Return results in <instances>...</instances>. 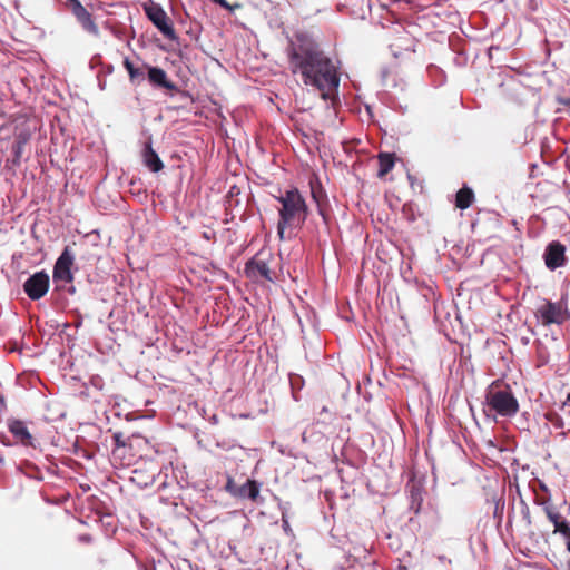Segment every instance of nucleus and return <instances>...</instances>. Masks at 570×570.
Returning <instances> with one entry per match:
<instances>
[{"label":"nucleus","instance_id":"1","mask_svg":"<svg viewBox=\"0 0 570 570\" xmlns=\"http://www.w3.org/2000/svg\"><path fill=\"white\" fill-rule=\"evenodd\" d=\"M289 62L294 73H299L305 85L317 89L324 100H333L340 86L337 68L306 33H298L291 41Z\"/></svg>","mask_w":570,"mask_h":570},{"label":"nucleus","instance_id":"2","mask_svg":"<svg viewBox=\"0 0 570 570\" xmlns=\"http://www.w3.org/2000/svg\"><path fill=\"white\" fill-rule=\"evenodd\" d=\"M277 200L282 205L278 209L279 220L277 232L279 237L284 238L286 228H297L305 223L307 218V205L296 188L286 190Z\"/></svg>","mask_w":570,"mask_h":570},{"label":"nucleus","instance_id":"3","mask_svg":"<svg viewBox=\"0 0 570 570\" xmlns=\"http://www.w3.org/2000/svg\"><path fill=\"white\" fill-rule=\"evenodd\" d=\"M485 404L503 417H512L519 411V402L509 389L489 391L485 395Z\"/></svg>","mask_w":570,"mask_h":570},{"label":"nucleus","instance_id":"4","mask_svg":"<svg viewBox=\"0 0 570 570\" xmlns=\"http://www.w3.org/2000/svg\"><path fill=\"white\" fill-rule=\"evenodd\" d=\"M534 315L546 327L552 324L561 325L570 317L567 302H563V299L560 302L543 299L542 304L537 307Z\"/></svg>","mask_w":570,"mask_h":570},{"label":"nucleus","instance_id":"5","mask_svg":"<svg viewBox=\"0 0 570 570\" xmlns=\"http://www.w3.org/2000/svg\"><path fill=\"white\" fill-rule=\"evenodd\" d=\"M75 263V255L69 246H66L59 257L57 258L53 271L52 282L55 285L53 291H60L63 285L70 284L73 281L72 266Z\"/></svg>","mask_w":570,"mask_h":570},{"label":"nucleus","instance_id":"6","mask_svg":"<svg viewBox=\"0 0 570 570\" xmlns=\"http://www.w3.org/2000/svg\"><path fill=\"white\" fill-rule=\"evenodd\" d=\"M144 12L148 20L158 29V31L169 40L177 41L178 36L170 22L166 11L159 3L149 1L142 4Z\"/></svg>","mask_w":570,"mask_h":570},{"label":"nucleus","instance_id":"7","mask_svg":"<svg viewBox=\"0 0 570 570\" xmlns=\"http://www.w3.org/2000/svg\"><path fill=\"white\" fill-rule=\"evenodd\" d=\"M50 277L46 271H38L30 275L23 283V291L26 295L32 299L38 301L42 298L49 291Z\"/></svg>","mask_w":570,"mask_h":570},{"label":"nucleus","instance_id":"8","mask_svg":"<svg viewBox=\"0 0 570 570\" xmlns=\"http://www.w3.org/2000/svg\"><path fill=\"white\" fill-rule=\"evenodd\" d=\"M543 258L547 268L556 271L566 264V246L559 240L549 243L544 249Z\"/></svg>","mask_w":570,"mask_h":570},{"label":"nucleus","instance_id":"9","mask_svg":"<svg viewBox=\"0 0 570 570\" xmlns=\"http://www.w3.org/2000/svg\"><path fill=\"white\" fill-rule=\"evenodd\" d=\"M80 27L95 37L99 36V28L94 20L92 14L82 6V3L75 6L70 11Z\"/></svg>","mask_w":570,"mask_h":570},{"label":"nucleus","instance_id":"10","mask_svg":"<svg viewBox=\"0 0 570 570\" xmlns=\"http://www.w3.org/2000/svg\"><path fill=\"white\" fill-rule=\"evenodd\" d=\"M141 159L144 165L151 173H159L164 168L163 160L153 148L151 136H149L148 139L144 142V147L141 150Z\"/></svg>","mask_w":570,"mask_h":570},{"label":"nucleus","instance_id":"11","mask_svg":"<svg viewBox=\"0 0 570 570\" xmlns=\"http://www.w3.org/2000/svg\"><path fill=\"white\" fill-rule=\"evenodd\" d=\"M8 429L21 445L35 448V439L23 421L11 419L8 421Z\"/></svg>","mask_w":570,"mask_h":570},{"label":"nucleus","instance_id":"12","mask_svg":"<svg viewBox=\"0 0 570 570\" xmlns=\"http://www.w3.org/2000/svg\"><path fill=\"white\" fill-rule=\"evenodd\" d=\"M30 138L31 131L29 128L23 127L14 132V142L12 145L13 157L11 159L13 166H20L24 147L29 142Z\"/></svg>","mask_w":570,"mask_h":570},{"label":"nucleus","instance_id":"13","mask_svg":"<svg viewBox=\"0 0 570 570\" xmlns=\"http://www.w3.org/2000/svg\"><path fill=\"white\" fill-rule=\"evenodd\" d=\"M148 81L157 88H164L168 90H178L175 82L168 80L166 71L157 66H148L147 73Z\"/></svg>","mask_w":570,"mask_h":570},{"label":"nucleus","instance_id":"14","mask_svg":"<svg viewBox=\"0 0 570 570\" xmlns=\"http://www.w3.org/2000/svg\"><path fill=\"white\" fill-rule=\"evenodd\" d=\"M257 276L266 281H272L271 269L267 263L254 256L252 257V278Z\"/></svg>","mask_w":570,"mask_h":570},{"label":"nucleus","instance_id":"15","mask_svg":"<svg viewBox=\"0 0 570 570\" xmlns=\"http://www.w3.org/2000/svg\"><path fill=\"white\" fill-rule=\"evenodd\" d=\"M474 200V193L471 188L463 186L458 193H456V200L455 205L460 209H466L469 208Z\"/></svg>","mask_w":570,"mask_h":570},{"label":"nucleus","instance_id":"16","mask_svg":"<svg viewBox=\"0 0 570 570\" xmlns=\"http://www.w3.org/2000/svg\"><path fill=\"white\" fill-rule=\"evenodd\" d=\"M380 169L377 175L383 177L394 167V156L392 154H380L379 155Z\"/></svg>","mask_w":570,"mask_h":570},{"label":"nucleus","instance_id":"17","mask_svg":"<svg viewBox=\"0 0 570 570\" xmlns=\"http://www.w3.org/2000/svg\"><path fill=\"white\" fill-rule=\"evenodd\" d=\"M226 488L234 495H237L240 498H249V478H247L240 487H236L233 483V481L229 479Z\"/></svg>","mask_w":570,"mask_h":570},{"label":"nucleus","instance_id":"18","mask_svg":"<svg viewBox=\"0 0 570 570\" xmlns=\"http://www.w3.org/2000/svg\"><path fill=\"white\" fill-rule=\"evenodd\" d=\"M423 501L422 492L420 488L412 487L410 491V509L415 513L420 511L421 503Z\"/></svg>","mask_w":570,"mask_h":570},{"label":"nucleus","instance_id":"19","mask_svg":"<svg viewBox=\"0 0 570 570\" xmlns=\"http://www.w3.org/2000/svg\"><path fill=\"white\" fill-rule=\"evenodd\" d=\"M124 67L128 71V75H129V78L131 81H136L138 79H140V80L144 79L142 71L139 68L135 67V65L128 57H126L124 59Z\"/></svg>","mask_w":570,"mask_h":570},{"label":"nucleus","instance_id":"20","mask_svg":"<svg viewBox=\"0 0 570 570\" xmlns=\"http://www.w3.org/2000/svg\"><path fill=\"white\" fill-rule=\"evenodd\" d=\"M542 505L547 518L554 527L562 519L560 513L556 511L550 502H543Z\"/></svg>","mask_w":570,"mask_h":570},{"label":"nucleus","instance_id":"21","mask_svg":"<svg viewBox=\"0 0 570 570\" xmlns=\"http://www.w3.org/2000/svg\"><path fill=\"white\" fill-rule=\"evenodd\" d=\"M554 532H558L562 534L566 540L570 538V523L561 519L556 525H554Z\"/></svg>","mask_w":570,"mask_h":570},{"label":"nucleus","instance_id":"22","mask_svg":"<svg viewBox=\"0 0 570 570\" xmlns=\"http://www.w3.org/2000/svg\"><path fill=\"white\" fill-rule=\"evenodd\" d=\"M112 440L115 443V448H117V449L125 448L127 445V442L124 438V433L120 431H117L112 434Z\"/></svg>","mask_w":570,"mask_h":570},{"label":"nucleus","instance_id":"23","mask_svg":"<svg viewBox=\"0 0 570 570\" xmlns=\"http://www.w3.org/2000/svg\"><path fill=\"white\" fill-rule=\"evenodd\" d=\"M259 484L252 480V502L259 503L262 501V498L259 495Z\"/></svg>","mask_w":570,"mask_h":570},{"label":"nucleus","instance_id":"24","mask_svg":"<svg viewBox=\"0 0 570 570\" xmlns=\"http://www.w3.org/2000/svg\"><path fill=\"white\" fill-rule=\"evenodd\" d=\"M558 102L570 111V97H559Z\"/></svg>","mask_w":570,"mask_h":570},{"label":"nucleus","instance_id":"25","mask_svg":"<svg viewBox=\"0 0 570 570\" xmlns=\"http://www.w3.org/2000/svg\"><path fill=\"white\" fill-rule=\"evenodd\" d=\"M210 1L214 2L215 4H218L219 7H222L224 9L233 10V7L226 0H210Z\"/></svg>","mask_w":570,"mask_h":570},{"label":"nucleus","instance_id":"26","mask_svg":"<svg viewBox=\"0 0 570 570\" xmlns=\"http://www.w3.org/2000/svg\"><path fill=\"white\" fill-rule=\"evenodd\" d=\"M80 3L81 2L79 0H66L65 6L66 8L69 9V11H71L72 9H75V6H78Z\"/></svg>","mask_w":570,"mask_h":570},{"label":"nucleus","instance_id":"27","mask_svg":"<svg viewBox=\"0 0 570 570\" xmlns=\"http://www.w3.org/2000/svg\"><path fill=\"white\" fill-rule=\"evenodd\" d=\"M243 272H244V275L249 277V272H250V268H249V259L245 261L243 263Z\"/></svg>","mask_w":570,"mask_h":570},{"label":"nucleus","instance_id":"28","mask_svg":"<svg viewBox=\"0 0 570 570\" xmlns=\"http://www.w3.org/2000/svg\"><path fill=\"white\" fill-rule=\"evenodd\" d=\"M112 71H114V66L112 65H104L102 66V72L105 75H110V73H112Z\"/></svg>","mask_w":570,"mask_h":570},{"label":"nucleus","instance_id":"29","mask_svg":"<svg viewBox=\"0 0 570 570\" xmlns=\"http://www.w3.org/2000/svg\"><path fill=\"white\" fill-rule=\"evenodd\" d=\"M63 289H66L70 295H73L76 293V287L73 285L66 286L62 284ZM62 291V288L60 289Z\"/></svg>","mask_w":570,"mask_h":570},{"label":"nucleus","instance_id":"30","mask_svg":"<svg viewBox=\"0 0 570 570\" xmlns=\"http://www.w3.org/2000/svg\"><path fill=\"white\" fill-rule=\"evenodd\" d=\"M0 442H1L3 445H6V446H11V445H12V443L10 442V440H9L7 436H4V435L0 436Z\"/></svg>","mask_w":570,"mask_h":570},{"label":"nucleus","instance_id":"31","mask_svg":"<svg viewBox=\"0 0 570 570\" xmlns=\"http://www.w3.org/2000/svg\"><path fill=\"white\" fill-rule=\"evenodd\" d=\"M99 60H100V56H99V55H97V56L92 57V59H91V61H90V66H91V68H94V67H95V65L99 63Z\"/></svg>","mask_w":570,"mask_h":570},{"label":"nucleus","instance_id":"32","mask_svg":"<svg viewBox=\"0 0 570 570\" xmlns=\"http://www.w3.org/2000/svg\"><path fill=\"white\" fill-rule=\"evenodd\" d=\"M112 33H114V36H115V37H117V38H119V39H121V37H122V36H121V32H120V31H118V30H112Z\"/></svg>","mask_w":570,"mask_h":570},{"label":"nucleus","instance_id":"33","mask_svg":"<svg viewBox=\"0 0 570 570\" xmlns=\"http://www.w3.org/2000/svg\"><path fill=\"white\" fill-rule=\"evenodd\" d=\"M0 405L1 406H6V400H4V396L2 394H0Z\"/></svg>","mask_w":570,"mask_h":570},{"label":"nucleus","instance_id":"34","mask_svg":"<svg viewBox=\"0 0 570 570\" xmlns=\"http://www.w3.org/2000/svg\"><path fill=\"white\" fill-rule=\"evenodd\" d=\"M98 86H99V88H100L101 90H104V89L106 88V81H101V80H99Z\"/></svg>","mask_w":570,"mask_h":570},{"label":"nucleus","instance_id":"35","mask_svg":"<svg viewBox=\"0 0 570 570\" xmlns=\"http://www.w3.org/2000/svg\"><path fill=\"white\" fill-rule=\"evenodd\" d=\"M570 404V393L567 395V400L566 402L563 403V406H568Z\"/></svg>","mask_w":570,"mask_h":570},{"label":"nucleus","instance_id":"36","mask_svg":"<svg viewBox=\"0 0 570 570\" xmlns=\"http://www.w3.org/2000/svg\"><path fill=\"white\" fill-rule=\"evenodd\" d=\"M567 550L570 552V538L566 540Z\"/></svg>","mask_w":570,"mask_h":570},{"label":"nucleus","instance_id":"37","mask_svg":"<svg viewBox=\"0 0 570 570\" xmlns=\"http://www.w3.org/2000/svg\"><path fill=\"white\" fill-rule=\"evenodd\" d=\"M284 529H285V530H286V529H288V523H287V521H284Z\"/></svg>","mask_w":570,"mask_h":570},{"label":"nucleus","instance_id":"38","mask_svg":"<svg viewBox=\"0 0 570 570\" xmlns=\"http://www.w3.org/2000/svg\"><path fill=\"white\" fill-rule=\"evenodd\" d=\"M541 489L547 491V487L544 484H541Z\"/></svg>","mask_w":570,"mask_h":570},{"label":"nucleus","instance_id":"39","mask_svg":"<svg viewBox=\"0 0 570 570\" xmlns=\"http://www.w3.org/2000/svg\"><path fill=\"white\" fill-rule=\"evenodd\" d=\"M204 237L207 239L209 238L207 233H204Z\"/></svg>","mask_w":570,"mask_h":570},{"label":"nucleus","instance_id":"40","mask_svg":"<svg viewBox=\"0 0 570 570\" xmlns=\"http://www.w3.org/2000/svg\"><path fill=\"white\" fill-rule=\"evenodd\" d=\"M267 410H264V409H261L259 412L261 413H265Z\"/></svg>","mask_w":570,"mask_h":570},{"label":"nucleus","instance_id":"41","mask_svg":"<svg viewBox=\"0 0 570 570\" xmlns=\"http://www.w3.org/2000/svg\"><path fill=\"white\" fill-rule=\"evenodd\" d=\"M243 570H249V569H243Z\"/></svg>","mask_w":570,"mask_h":570}]
</instances>
